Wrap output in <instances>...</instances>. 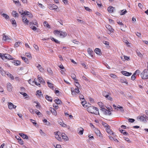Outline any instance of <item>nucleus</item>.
<instances>
[{"label":"nucleus","instance_id":"nucleus-1","mask_svg":"<svg viewBox=\"0 0 148 148\" xmlns=\"http://www.w3.org/2000/svg\"><path fill=\"white\" fill-rule=\"evenodd\" d=\"M87 111L91 113H93L95 114L99 113L98 109L93 106H90L87 108Z\"/></svg>","mask_w":148,"mask_h":148},{"label":"nucleus","instance_id":"nucleus-2","mask_svg":"<svg viewBox=\"0 0 148 148\" xmlns=\"http://www.w3.org/2000/svg\"><path fill=\"white\" fill-rule=\"evenodd\" d=\"M140 76L143 79H146L148 78V70L145 69L141 73Z\"/></svg>","mask_w":148,"mask_h":148},{"label":"nucleus","instance_id":"nucleus-3","mask_svg":"<svg viewBox=\"0 0 148 148\" xmlns=\"http://www.w3.org/2000/svg\"><path fill=\"white\" fill-rule=\"evenodd\" d=\"M137 118L140 119V121L145 122H147V120H148V117L144 114L142 116H138Z\"/></svg>","mask_w":148,"mask_h":148},{"label":"nucleus","instance_id":"nucleus-4","mask_svg":"<svg viewBox=\"0 0 148 148\" xmlns=\"http://www.w3.org/2000/svg\"><path fill=\"white\" fill-rule=\"evenodd\" d=\"M1 58L3 60L5 59L11 60L12 59V57L9 54H3L1 56Z\"/></svg>","mask_w":148,"mask_h":148},{"label":"nucleus","instance_id":"nucleus-5","mask_svg":"<svg viewBox=\"0 0 148 148\" xmlns=\"http://www.w3.org/2000/svg\"><path fill=\"white\" fill-rule=\"evenodd\" d=\"M103 113V114L106 115H110L111 114V112L109 110H107L105 108H102L101 109Z\"/></svg>","mask_w":148,"mask_h":148},{"label":"nucleus","instance_id":"nucleus-6","mask_svg":"<svg viewBox=\"0 0 148 148\" xmlns=\"http://www.w3.org/2000/svg\"><path fill=\"white\" fill-rule=\"evenodd\" d=\"M54 133L55 134V137L56 138L58 139V140L59 141H61L62 140V138L59 135V134H60V132L59 133L58 132H55Z\"/></svg>","mask_w":148,"mask_h":148},{"label":"nucleus","instance_id":"nucleus-7","mask_svg":"<svg viewBox=\"0 0 148 148\" xmlns=\"http://www.w3.org/2000/svg\"><path fill=\"white\" fill-rule=\"evenodd\" d=\"M49 8L51 10L56 9L58 8V6L55 4H50L49 5Z\"/></svg>","mask_w":148,"mask_h":148},{"label":"nucleus","instance_id":"nucleus-8","mask_svg":"<svg viewBox=\"0 0 148 148\" xmlns=\"http://www.w3.org/2000/svg\"><path fill=\"white\" fill-rule=\"evenodd\" d=\"M22 19L23 21L25 24L28 25L29 23V21L27 20L25 16H23L22 17Z\"/></svg>","mask_w":148,"mask_h":148},{"label":"nucleus","instance_id":"nucleus-9","mask_svg":"<svg viewBox=\"0 0 148 148\" xmlns=\"http://www.w3.org/2000/svg\"><path fill=\"white\" fill-rule=\"evenodd\" d=\"M7 88L8 91L9 92H11L12 91V87L11 84L10 83H8L7 84Z\"/></svg>","mask_w":148,"mask_h":148},{"label":"nucleus","instance_id":"nucleus-10","mask_svg":"<svg viewBox=\"0 0 148 148\" xmlns=\"http://www.w3.org/2000/svg\"><path fill=\"white\" fill-rule=\"evenodd\" d=\"M19 135L23 139H28L29 138L28 136L22 133H19Z\"/></svg>","mask_w":148,"mask_h":148},{"label":"nucleus","instance_id":"nucleus-11","mask_svg":"<svg viewBox=\"0 0 148 148\" xmlns=\"http://www.w3.org/2000/svg\"><path fill=\"white\" fill-rule=\"evenodd\" d=\"M121 73L124 75L126 76H129L131 75L132 74L131 73H129L126 71H122L121 72Z\"/></svg>","mask_w":148,"mask_h":148},{"label":"nucleus","instance_id":"nucleus-12","mask_svg":"<svg viewBox=\"0 0 148 148\" xmlns=\"http://www.w3.org/2000/svg\"><path fill=\"white\" fill-rule=\"evenodd\" d=\"M114 7L111 6H109L108 8V11L110 13L113 12L114 10Z\"/></svg>","mask_w":148,"mask_h":148},{"label":"nucleus","instance_id":"nucleus-13","mask_svg":"<svg viewBox=\"0 0 148 148\" xmlns=\"http://www.w3.org/2000/svg\"><path fill=\"white\" fill-rule=\"evenodd\" d=\"M87 51L90 57H93V53L94 52L90 48H88V49Z\"/></svg>","mask_w":148,"mask_h":148},{"label":"nucleus","instance_id":"nucleus-14","mask_svg":"<svg viewBox=\"0 0 148 148\" xmlns=\"http://www.w3.org/2000/svg\"><path fill=\"white\" fill-rule=\"evenodd\" d=\"M49 110L51 112L52 114L55 116L57 115V112L53 108H50Z\"/></svg>","mask_w":148,"mask_h":148},{"label":"nucleus","instance_id":"nucleus-15","mask_svg":"<svg viewBox=\"0 0 148 148\" xmlns=\"http://www.w3.org/2000/svg\"><path fill=\"white\" fill-rule=\"evenodd\" d=\"M84 129L82 127L78 129V131H79L78 133L79 135H82L83 134L84 132Z\"/></svg>","mask_w":148,"mask_h":148},{"label":"nucleus","instance_id":"nucleus-16","mask_svg":"<svg viewBox=\"0 0 148 148\" xmlns=\"http://www.w3.org/2000/svg\"><path fill=\"white\" fill-rule=\"evenodd\" d=\"M10 21L14 27H16L17 26L16 22L14 18L11 19Z\"/></svg>","mask_w":148,"mask_h":148},{"label":"nucleus","instance_id":"nucleus-17","mask_svg":"<svg viewBox=\"0 0 148 148\" xmlns=\"http://www.w3.org/2000/svg\"><path fill=\"white\" fill-rule=\"evenodd\" d=\"M110 126L108 127H107L106 128V130L108 133L109 134H113V132L110 129Z\"/></svg>","mask_w":148,"mask_h":148},{"label":"nucleus","instance_id":"nucleus-18","mask_svg":"<svg viewBox=\"0 0 148 148\" xmlns=\"http://www.w3.org/2000/svg\"><path fill=\"white\" fill-rule=\"evenodd\" d=\"M62 138L66 141L68 140V138L66 135L64 133H63L61 135Z\"/></svg>","mask_w":148,"mask_h":148},{"label":"nucleus","instance_id":"nucleus-19","mask_svg":"<svg viewBox=\"0 0 148 148\" xmlns=\"http://www.w3.org/2000/svg\"><path fill=\"white\" fill-rule=\"evenodd\" d=\"M45 99L47 100L48 101L50 102H52V98L47 95H46L45 97Z\"/></svg>","mask_w":148,"mask_h":148},{"label":"nucleus","instance_id":"nucleus-20","mask_svg":"<svg viewBox=\"0 0 148 148\" xmlns=\"http://www.w3.org/2000/svg\"><path fill=\"white\" fill-rule=\"evenodd\" d=\"M12 14L13 16L14 17H18V14L16 13L15 11L13 10L12 12Z\"/></svg>","mask_w":148,"mask_h":148},{"label":"nucleus","instance_id":"nucleus-21","mask_svg":"<svg viewBox=\"0 0 148 148\" xmlns=\"http://www.w3.org/2000/svg\"><path fill=\"white\" fill-rule=\"evenodd\" d=\"M106 27L108 29V30L110 31H114V29L109 25H106Z\"/></svg>","mask_w":148,"mask_h":148},{"label":"nucleus","instance_id":"nucleus-22","mask_svg":"<svg viewBox=\"0 0 148 148\" xmlns=\"http://www.w3.org/2000/svg\"><path fill=\"white\" fill-rule=\"evenodd\" d=\"M11 39L9 38V37L7 36L3 35L2 38V40L3 41H6L9 40H10Z\"/></svg>","mask_w":148,"mask_h":148},{"label":"nucleus","instance_id":"nucleus-23","mask_svg":"<svg viewBox=\"0 0 148 148\" xmlns=\"http://www.w3.org/2000/svg\"><path fill=\"white\" fill-rule=\"evenodd\" d=\"M120 80L122 83H125L126 84H127L128 83L127 80L124 77H122L121 78H120Z\"/></svg>","mask_w":148,"mask_h":148},{"label":"nucleus","instance_id":"nucleus-24","mask_svg":"<svg viewBox=\"0 0 148 148\" xmlns=\"http://www.w3.org/2000/svg\"><path fill=\"white\" fill-rule=\"evenodd\" d=\"M1 15L3 16L6 19H8L9 18V16L6 14L2 13V12H1Z\"/></svg>","mask_w":148,"mask_h":148},{"label":"nucleus","instance_id":"nucleus-25","mask_svg":"<svg viewBox=\"0 0 148 148\" xmlns=\"http://www.w3.org/2000/svg\"><path fill=\"white\" fill-rule=\"evenodd\" d=\"M8 106L9 108L10 109H13V106H14V104L11 102L8 103Z\"/></svg>","mask_w":148,"mask_h":148},{"label":"nucleus","instance_id":"nucleus-26","mask_svg":"<svg viewBox=\"0 0 148 148\" xmlns=\"http://www.w3.org/2000/svg\"><path fill=\"white\" fill-rule=\"evenodd\" d=\"M33 24L37 26L38 25V23L37 21L35 20L34 21H33L32 22H30L29 23V26H31Z\"/></svg>","mask_w":148,"mask_h":148},{"label":"nucleus","instance_id":"nucleus-27","mask_svg":"<svg viewBox=\"0 0 148 148\" xmlns=\"http://www.w3.org/2000/svg\"><path fill=\"white\" fill-rule=\"evenodd\" d=\"M14 65L16 66H18L20 65L21 63L20 61L18 60H14L13 62Z\"/></svg>","mask_w":148,"mask_h":148},{"label":"nucleus","instance_id":"nucleus-28","mask_svg":"<svg viewBox=\"0 0 148 148\" xmlns=\"http://www.w3.org/2000/svg\"><path fill=\"white\" fill-rule=\"evenodd\" d=\"M95 51L97 54L100 55L101 50L100 49L96 48L95 49Z\"/></svg>","mask_w":148,"mask_h":148},{"label":"nucleus","instance_id":"nucleus-29","mask_svg":"<svg viewBox=\"0 0 148 148\" xmlns=\"http://www.w3.org/2000/svg\"><path fill=\"white\" fill-rule=\"evenodd\" d=\"M38 79L39 82L41 83H43L45 84V82L43 79L40 77H38Z\"/></svg>","mask_w":148,"mask_h":148},{"label":"nucleus","instance_id":"nucleus-30","mask_svg":"<svg viewBox=\"0 0 148 148\" xmlns=\"http://www.w3.org/2000/svg\"><path fill=\"white\" fill-rule=\"evenodd\" d=\"M119 131L123 133L124 135H128L129 134H128L125 132V131L123 130L120 129H119Z\"/></svg>","mask_w":148,"mask_h":148},{"label":"nucleus","instance_id":"nucleus-31","mask_svg":"<svg viewBox=\"0 0 148 148\" xmlns=\"http://www.w3.org/2000/svg\"><path fill=\"white\" fill-rule=\"evenodd\" d=\"M54 101L57 104H60L62 102L59 99H56L54 100Z\"/></svg>","mask_w":148,"mask_h":148},{"label":"nucleus","instance_id":"nucleus-32","mask_svg":"<svg viewBox=\"0 0 148 148\" xmlns=\"http://www.w3.org/2000/svg\"><path fill=\"white\" fill-rule=\"evenodd\" d=\"M121 58L123 61H124L126 60H130L129 57L127 56H124V58H123V57H121Z\"/></svg>","mask_w":148,"mask_h":148},{"label":"nucleus","instance_id":"nucleus-33","mask_svg":"<svg viewBox=\"0 0 148 148\" xmlns=\"http://www.w3.org/2000/svg\"><path fill=\"white\" fill-rule=\"evenodd\" d=\"M47 84L48 85V86L50 88H51L52 89H53V84L52 83L49 82L48 81L47 82Z\"/></svg>","mask_w":148,"mask_h":148},{"label":"nucleus","instance_id":"nucleus-34","mask_svg":"<svg viewBox=\"0 0 148 148\" xmlns=\"http://www.w3.org/2000/svg\"><path fill=\"white\" fill-rule=\"evenodd\" d=\"M51 39L52 41H54L56 43L59 44L60 43V42L58 41L57 40L54 38L53 37H51Z\"/></svg>","mask_w":148,"mask_h":148},{"label":"nucleus","instance_id":"nucleus-35","mask_svg":"<svg viewBox=\"0 0 148 148\" xmlns=\"http://www.w3.org/2000/svg\"><path fill=\"white\" fill-rule=\"evenodd\" d=\"M43 121L44 123V124L45 125H49L50 124V123H49L48 121H47V120L46 119H44L43 120Z\"/></svg>","mask_w":148,"mask_h":148},{"label":"nucleus","instance_id":"nucleus-36","mask_svg":"<svg viewBox=\"0 0 148 148\" xmlns=\"http://www.w3.org/2000/svg\"><path fill=\"white\" fill-rule=\"evenodd\" d=\"M44 25L46 27L50 28V25L46 21H45L43 23Z\"/></svg>","mask_w":148,"mask_h":148},{"label":"nucleus","instance_id":"nucleus-37","mask_svg":"<svg viewBox=\"0 0 148 148\" xmlns=\"http://www.w3.org/2000/svg\"><path fill=\"white\" fill-rule=\"evenodd\" d=\"M60 35L62 36L63 37H64L66 35V32H64L62 31H60Z\"/></svg>","mask_w":148,"mask_h":148},{"label":"nucleus","instance_id":"nucleus-38","mask_svg":"<svg viewBox=\"0 0 148 148\" xmlns=\"http://www.w3.org/2000/svg\"><path fill=\"white\" fill-rule=\"evenodd\" d=\"M12 0L16 5L17 6H20L21 4L18 0H16V1H14V0Z\"/></svg>","mask_w":148,"mask_h":148},{"label":"nucleus","instance_id":"nucleus-39","mask_svg":"<svg viewBox=\"0 0 148 148\" xmlns=\"http://www.w3.org/2000/svg\"><path fill=\"white\" fill-rule=\"evenodd\" d=\"M95 132L97 136H99V137L102 136L99 130H97Z\"/></svg>","mask_w":148,"mask_h":148},{"label":"nucleus","instance_id":"nucleus-40","mask_svg":"<svg viewBox=\"0 0 148 148\" xmlns=\"http://www.w3.org/2000/svg\"><path fill=\"white\" fill-rule=\"evenodd\" d=\"M21 58L23 60L24 62L26 63H28V59L26 58L25 57H21Z\"/></svg>","mask_w":148,"mask_h":148},{"label":"nucleus","instance_id":"nucleus-41","mask_svg":"<svg viewBox=\"0 0 148 148\" xmlns=\"http://www.w3.org/2000/svg\"><path fill=\"white\" fill-rule=\"evenodd\" d=\"M37 95L39 96H42L43 97V95L41 94L42 92L40 90H38L36 91Z\"/></svg>","mask_w":148,"mask_h":148},{"label":"nucleus","instance_id":"nucleus-42","mask_svg":"<svg viewBox=\"0 0 148 148\" xmlns=\"http://www.w3.org/2000/svg\"><path fill=\"white\" fill-rule=\"evenodd\" d=\"M136 53L138 56L140 57V58H142L143 57V56L142 54L140 53V52L139 51H136Z\"/></svg>","mask_w":148,"mask_h":148},{"label":"nucleus","instance_id":"nucleus-43","mask_svg":"<svg viewBox=\"0 0 148 148\" xmlns=\"http://www.w3.org/2000/svg\"><path fill=\"white\" fill-rule=\"evenodd\" d=\"M102 124L104 127H106V128H107V127H108L109 126L108 124L104 122H103Z\"/></svg>","mask_w":148,"mask_h":148},{"label":"nucleus","instance_id":"nucleus-44","mask_svg":"<svg viewBox=\"0 0 148 148\" xmlns=\"http://www.w3.org/2000/svg\"><path fill=\"white\" fill-rule=\"evenodd\" d=\"M71 77L74 80H75L76 81H78L77 79H76V76L74 74H72Z\"/></svg>","mask_w":148,"mask_h":148},{"label":"nucleus","instance_id":"nucleus-45","mask_svg":"<svg viewBox=\"0 0 148 148\" xmlns=\"http://www.w3.org/2000/svg\"><path fill=\"white\" fill-rule=\"evenodd\" d=\"M22 43L21 42H16L14 45V46L15 47H18L19 45L21 44Z\"/></svg>","mask_w":148,"mask_h":148},{"label":"nucleus","instance_id":"nucleus-46","mask_svg":"<svg viewBox=\"0 0 148 148\" xmlns=\"http://www.w3.org/2000/svg\"><path fill=\"white\" fill-rule=\"evenodd\" d=\"M99 107L101 108H103V105L102 103L101 102H99L98 103Z\"/></svg>","mask_w":148,"mask_h":148},{"label":"nucleus","instance_id":"nucleus-47","mask_svg":"<svg viewBox=\"0 0 148 148\" xmlns=\"http://www.w3.org/2000/svg\"><path fill=\"white\" fill-rule=\"evenodd\" d=\"M7 75L8 76L10 77L12 79H14V77L13 75L10 74V73H8L7 74Z\"/></svg>","mask_w":148,"mask_h":148},{"label":"nucleus","instance_id":"nucleus-48","mask_svg":"<svg viewBox=\"0 0 148 148\" xmlns=\"http://www.w3.org/2000/svg\"><path fill=\"white\" fill-rule=\"evenodd\" d=\"M124 139L128 143H131V141L129 138L125 137H124Z\"/></svg>","mask_w":148,"mask_h":148},{"label":"nucleus","instance_id":"nucleus-49","mask_svg":"<svg viewBox=\"0 0 148 148\" xmlns=\"http://www.w3.org/2000/svg\"><path fill=\"white\" fill-rule=\"evenodd\" d=\"M108 99L112 101V98L108 95L106 97Z\"/></svg>","mask_w":148,"mask_h":148},{"label":"nucleus","instance_id":"nucleus-50","mask_svg":"<svg viewBox=\"0 0 148 148\" xmlns=\"http://www.w3.org/2000/svg\"><path fill=\"white\" fill-rule=\"evenodd\" d=\"M127 12V11L126 10H125L124 11L123 10L121 11V14H120L121 15H123L125 14Z\"/></svg>","mask_w":148,"mask_h":148},{"label":"nucleus","instance_id":"nucleus-51","mask_svg":"<svg viewBox=\"0 0 148 148\" xmlns=\"http://www.w3.org/2000/svg\"><path fill=\"white\" fill-rule=\"evenodd\" d=\"M35 79L34 81H33L32 82V83L33 84L34 82V83L37 86H39V85H40V84L38 82H36L35 81Z\"/></svg>","mask_w":148,"mask_h":148},{"label":"nucleus","instance_id":"nucleus-52","mask_svg":"<svg viewBox=\"0 0 148 148\" xmlns=\"http://www.w3.org/2000/svg\"><path fill=\"white\" fill-rule=\"evenodd\" d=\"M30 28H32L34 31H35L37 29L36 27L34 26H33V25H32L31 26H30Z\"/></svg>","mask_w":148,"mask_h":148},{"label":"nucleus","instance_id":"nucleus-53","mask_svg":"<svg viewBox=\"0 0 148 148\" xmlns=\"http://www.w3.org/2000/svg\"><path fill=\"white\" fill-rule=\"evenodd\" d=\"M0 73L3 75H5V72L2 69H0Z\"/></svg>","mask_w":148,"mask_h":148},{"label":"nucleus","instance_id":"nucleus-54","mask_svg":"<svg viewBox=\"0 0 148 148\" xmlns=\"http://www.w3.org/2000/svg\"><path fill=\"white\" fill-rule=\"evenodd\" d=\"M72 42L73 43L76 44H79V42L78 41H77L76 40H72Z\"/></svg>","mask_w":148,"mask_h":148},{"label":"nucleus","instance_id":"nucleus-55","mask_svg":"<svg viewBox=\"0 0 148 148\" xmlns=\"http://www.w3.org/2000/svg\"><path fill=\"white\" fill-rule=\"evenodd\" d=\"M40 134L42 136H45L46 134L45 133L43 132L41 130H40Z\"/></svg>","mask_w":148,"mask_h":148},{"label":"nucleus","instance_id":"nucleus-56","mask_svg":"<svg viewBox=\"0 0 148 148\" xmlns=\"http://www.w3.org/2000/svg\"><path fill=\"white\" fill-rule=\"evenodd\" d=\"M140 73V71L139 70H136L135 72L134 73V74L135 75H138Z\"/></svg>","mask_w":148,"mask_h":148},{"label":"nucleus","instance_id":"nucleus-57","mask_svg":"<svg viewBox=\"0 0 148 148\" xmlns=\"http://www.w3.org/2000/svg\"><path fill=\"white\" fill-rule=\"evenodd\" d=\"M108 93L106 92H103V95L105 97H106V96L108 95Z\"/></svg>","mask_w":148,"mask_h":148},{"label":"nucleus","instance_id":"nucleus-58","mask_svg":"<svg viewBox=\"0 0 148 148\" xmlns=\"http://www.w3.org/2000/svg\"><path fill=\"white\" fill-rule=\"evenodd\" d=\"M20 93L21 94L23 95L24 97L28 96L25 93H23L22 92H20Z\"/></svg>","mask_w":148,"mask_h":148},{"label":"nucleus","instance_id":"nucleus-59","mask_svg":"<svg viewBox=\"0 0 148 148\" xmlns=\"http://www.w3.org/2000/svg\"><path fill=\"white\" fill-rule=\"evenodd\" d=\"M74 91H75V93H78L79 92V88H75V90H74Z\"/></svg>","mask_w":148,"mask_h":148},{"label":"nucleus","instance_id":"nucleus-60","mask_svg":"<svg viewBox=\"0 0 148 148\" xmlns=\"http://www.w3.org/2000/svg\"><path fill=\"white\" fill-rule=\"evenodd\" d=\"M135 75L133 74L131 77V79L134 80L136 78Z\"/></svg>","mask_w":148,"mask_h":148},{"label":"nucleus","instance_id":"nucleus-61","mask_svg":"<svg viewBox=\"0 0 148 148\" xmlns=\"http://www.w3.org/2000/svg\"><path fill=\"white\" fill-rule=\"evenodd\" d=\"M35 110V113L37 115H40L41 114V113L39 111H38V110Z\"/></svg>","mask_w":148,"mask_h":148},{"label":"nucleus","instance_id":"nucleus-62","mask_svg":"<svg viewBox=\"0 0 148 148\" xmlns=\"http://www.w3.org/2000/svg\"><path fill=\"white\" fill-rule=\"evenodd\" d=\"M18 143L21 145H23V141L21 139L18 140Z\"/></svg>","mask_w":148,"mask_h":148},{"label":"nucleus","instance_id":"nucleus-63","mask_svg":"<svg viewBox=\"0 0 148 148\" xmlns=\"http://www.w3.org/2000/svg\"><path fill=\"white\" fill-rule=\"evenodd\" d=\"M31 121L33 123L34 125H36L37 124L36 122H35V121L34 120H32V119H30Z\"/></svg>","mask_w":148,"mask_h":148},{"label":"nucleus","instance_id":"nucleus-64","mask_svg":"<svg viewBox=\"0 0 148 148\" xmlns=\"http://www.w3.org/2000/svg\"><path fill=\"white\" fill-rule=\"evenodd\" d=\"M128 121L129 122L131 123H133L135 121V120L133 119H128Z\"/></svg>","mask_w":148,"mask_h":148}]
</instances>
